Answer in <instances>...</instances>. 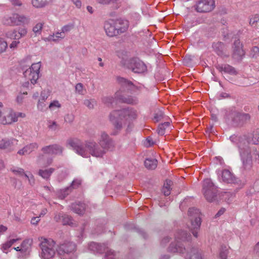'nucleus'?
Wrapping results in <instances>:
<instances>
[{
  "label": "nucleus",
  "mask_w": 259,
  "mask_h": 259,
  "mask_svg": "<svg viewBox=\"0 0 259 259\" xmlns=\"http://www.w3.org/2000/svg\"><path fill=\"white\" fill-rule=\"evenodd\" d=\"M98 142L99 146L94 141L83 143L77 138H70L66 141V146L83 157H89L91 155L97 158L103 157L107 151L112 150L115 147L114 141L105 132L100 133Z\"/></svg>",
  "instance_id": "1"
},
{
  "label": "nucleus",
  "mask_w": 259,
  "mask_h": 259,
  "mask_svg": "<svg viewBox=\"0 0 259 259\" xmlns=\"http://www.w3.org/2000/svg\"><path fill=\"white\" fill-rule=\"evenodd\" d=\"M137 111L130 107L111 112L109 116L110 120L116 131L113 133V135H116L121 130L123 126L126 125H127V128H130L132 123L137 119Z\"/></svg>",
  "instance_id": "2"
},
{
  "label": "nucleus",
  "mask_w": 259,
  "mask_h": 259,
  "mask_svg": "<svg viewBox=\"0 0 259 259\" xmlns=\"http://www.w3.org/2000/svg\"><path fill=\"white\" fill-rule=\"evenodd\" d=\"M21 66L23 69L25 66H29L23 72L24 77L27 81L23 83L22 86L24 88H32V85L36 82L39 78L41 63L39 62L31 64V57L27 56L21 61Z\"/></svg>",
  "instance_id": "3"
},
{
  "label": "nucleus",
  "mask_w": 259,
  "mask_h": 259,
  "mask_svg": "<svg viewBox=\"0 0 259 259\" xmlns=\"http://www.w3.org/2000/svg\"><path fill=\"white\" fill-rule=\"evenodd\" d=\"M191 238V235L184 231H180L175 235V241L170 244L168 251L170 252H178L184 253L186 250L184 243L188 241Z\"/></svg>",
  "instance_id": "4"
},
{
  "label": "nucleus",
  "mask_w": 259,
  "mask_h": 259,
  "mask_svg": "<svg viewBox=\"0 0 259 259\" xmlns=\"http://www.w3.org/2000/svg\"><path fill=\"white\" fill-rule=\"evenodd\" d=\"M39 246L41 249L40 256L42 259H50L53 257L57 250L56 243L52 239L44 237L39 238Z\"/></svg>",
  "instance_id": "5"
},
{
  "label": "nucleus",
  "mask_w": 259,
  "mask_h": 259,
  "mask_svg": "<svg viewBox=\"0 0 259 259\" xmlns=\"http://www.w3.org/2000/svg\"><path fill=\"white\" fill-rule=\"evenodd\" d=\"M76 244L72 242H65L61 244L57 249L58 255L61 259H74Z\"/></svg>",
  "instance_id": "6"
},
{
  "label": "nucleus",
  "mask_w": 259,
  "mask_h": 259,
  "mask_svg": "<svg viewBox=\"0 0 259 259\" xmlns=\"http://www.w3.org/2000/svg\"><path fill=\"white\" fill-rule=\"evenodd\" d=\"M202 192L206 200L212 202L215 200L218 189L210 179H206L203 182Z\"/></svg>",
  "instance_id": "7"
},
{
  "label": "nucleus",
  "mask_w": 259,
  "mask_h": 259,
  "mask_svg": "<svg viewBox=\"0 0 259 259\" xmlns=\"http://www.w3.org/2000/svg\"><path fill=\"white\" fill-rule=\"evenodd\" d=\"M188 215L191 220V226L189 227L194 237H197V230L201 225L200 212L198 209L190 208L188 210Z\"/></svg>",
  "instance_id": "8"
},
{
  "label": "nucleus",
  "mask_w": 259,
  "mask_h": 259,
  "mask_svg": "<svg viewBox=\"0 0 259 259\" xmlns=\"http://www.w3.org/2000/svg\"><path fill=\"white\" fill-rule=\"evenodd\" d=\"M231 141H238L237 143L239 149H244L246 148H248L249 144L256 145L259 143V131H256L252 134L251 140L249 141L246 139L245 138H238L236 136H232L230 137Z\"/></svg>",
  "instance_id": "9"
},
{
  "label": "nucleus",
  "mask_w": 259,
  "mask_h": 259,
  "mask_svg": "<svg viewBox=\"0 0 259 259\" xmlns=\"http://www.w3.org/2000/svg\"><path fill=\"white\" fill-rule=\"evenodd\" d=\"M29 22L28 19L18 14H12L5 16L3 19L4 24L9 26H18L21 24H26Z\"/></svg>",
  "instance_id": "10"
},
{
  "label": "nucleus",
  "mask_w": 259,
  "mask_h": 259,
  "mask_svg": "<svg viewBox=\"0 0 259 259\" xmlns=\"http://www.w3.org/2000/svg\"><path fill=\"white\" fill-rule=\"evenodd\" d=\"M125 65L135 73H141L147 71V66L138 58H132L126 61Z\"/></svg>",
  "instance_id": "11"
},
{
  "label": "nucleus",
  "mask_w": 259,
  "mask_h": 259,
  "mask_svg": "<svg viewBox=\"0 0 259 259\" xmlns=\"http://www.w3.org/2000/svg\"><path fill=\"white\" fill-rule=\"evenodd\" d=\"M91 250L100 253H105L106 259H114V252L108 248L105 244L92 242L89 245Z\"/></svg>",
  "instance_id": "12"
},
{
  "label": "nucleus",
  "mask_w": 259,
  "mask_h": 259,
  "mask_svg": "<svg viewBox=\"0 0 259 259\" xmlns=\"http://www.w3.org/2000/svg\"><path fill=\"white\" fill-rule=\"evenodd\" d=\"M215 7L214 0H200L195 6V10L199 13H208Z\"/></svg>",
  "instance_id": "13"
},
{
  "label": "nucleus",
  "mask_w": 259,
  "mask_h": 259,
  "mask_svg": "<svg viewBox=\"0 0 259 259\" xmlns=\"http://www.w3.org/2000/svg\"><path fill=\"white\" fill-rule=\"evenodd\" d=\"M239 149L242 162V168L244 170H249L252 167V157L250 150L246 148Z\"/></svg>",
  "instance_id": "14"
},
{
  "label": "nucleus",
  "mask_w": 259,
  "mask_h": 259,
  "mask_svg": "<svg viewBox=\"0 0 259 259\" xmlns=\"http://www.w3.org/2000/svg\"><path fill=\"white\" fill-rule=\"evenodd\" d=\"M18 143V140L14 138L3 139L0 141V149L11 152L15 149Z\"/></svg>",
  "instance_id": "15"
},
{
  "label": "nucleus",
  "mask_w": 259,
  "mask_h": 259,
  "mask_svg": "<svg viewBox=\"0 0 259 259\" xmlns=\"http://www.w3.org/2000/svg\"><path fill=\"white\" fill-rule=\"evenodd\" d=\"M244 55L245 52L243 49L242 44L240 42L239 39L235 40L233 45V58L239 60L242 58Z\"/></svg>",
  "instance_id": "16"
},
{
  "label": "nucleus",
  "mask_w": 259,
  "mask_h": 259,
  "mask_svg": "<svg viewBox=\"0 0 259 259\" xmlns=\"http://www.w3.org/2000/svg\"><path fill=\"white\" fill-rule=\"evenodd\" d=\"M219 179L220 181L228 184H235L238 182L237 179L228 169L223 170L219 175Z\"/></svg>",
  "instance_id": "17"
},
{
  "label": "nucleus",
  "mask_w": 259,
  "mask_h": 259,
  "mask_svg": "<svg viewBox=\"0 0 259 259\" xmlns=\"http://www.w3.org/2000/svg\"><path fill=\"white\" fill-rule=\"evenodd\" d=\"M63 148L58 144H53L43 147L41 151L44 154L49 155H57L61 154L63 152Z\"/></svg>",
  "instance_id": "18"
},
{
  "label": "nucleus",
  "mask_w": 259,
  "mask_h": 259,
  "mask_svg": "<svg viewBox=\"0 0 259 259\" xmlns=\"http://www.w3.org/2000/svg\"><path fill=\"white\" fill-rule=\"evenodd\" d=\"M117 80L118 82L121 85L127 87L128 89L131 90L135 93L138 91H141L144 88L143 85H136L131 81H129L123 77H118Z\"/></svg>",
  "instance_id": "19"
},
{
  "label": "nucleus",
  "mask_w": 259,
  "mask_h": 259,
  "mask_svg": "<svg viewBox=\"0 0 259 259\" xmlns=\"http://www.w3.org/2000/svg\"><path fill=\"white\" fill-rule=\"evenodd\" d=\"M15 115L14 111L12 109H9L6 111L4 115L0 116V123L7 125L11 124L16 122Z\"/></svg>",
  "instance_id": "20"
},
{
  "label": "nucleus",
  "mask_w": 259,
  "mask_h": 259,
  "mask_svg": "<svg viewBox=\"0 0 259 259\" xmlns=\"http://www.w3.org/2000/svg\"><path fill=\"white\" fill-rule=\"evenodd\" d=\"M104 29L106 34L110 37L118 35V31H116L114 19H110L105 22Z\"/></svg>",
  "instance_id": "21"
},
{
  "label": "nucleus",
  "mask_w": 259,
  "mask_h": 259,
  "mask_svg": "<svg viewBox=\"0 0 259 259\" xmlns=\"http://www.w3.org/2000/svg\"><path fill=\"white\" fill-rule=\"evenodd\" d=\"M115 28L118 31V35L125 32L128 27V22L125 20H114Z\"/></svg>",
  "instance_id": "22"
},
{
  "label": "nucleus",
  "mask_w": 259,
  "mask_h": 259,
  "mask_svg": "<svg viewBox=\"0 0 259 259\" xmlns=\"http://www.w3.org/2000/svg\"><path fill=\"white\" fill-rule=\"evenodd\" d=\"M38 148V145L37 143H32L24 146L23 148L20 149L17 153L20 155H26L31 153Z\"/></svg>",
  "instance_id": "23"
},
{
  "label": "nucleus",
  "mask_w": 259,
  "mask_h": 259,
  "mask_svg": "<svg viewBox=\"0 0 259 259\" xmlns=\"http://www.w3.org/2000/svg\"><path fill=\"white\" fill-rule=\"evenodd\" d=\"M250 115L247 113L234 111L232 113V119L236 122H244L250 119Z\"/></svg>",
  "instance_id": "24"
},
{
  "label": "nucleus",
  "mask_w": 259,
  "mask_h": 259,
  "mask_svg": "<svg viewBox=\"0 0 259 259\" xmlns=\"http://www.w3.org/2000/svg\"><path fill=\"white\" fill-rule=\"evenodd\" d=\"M213 51L221 57L228 56L226 54V49L225 45L222 42H213L212 44Z\"/></svg>",
  "instance_id": "25"
},
{
  "label": "nucleus",
  "mask_w": 259,
  "mask_h": 259,
  "mask_svg": "<svg viewBox=\"0 0 259 259\" xmlns=\"http://www.w3.org/2000/svg\"><path fill=\"white\" fill-rule=\"evenodd\" d=\"M31 244L32 240L30 239L24 240L21 244V254L19 256L24 257L27 255L29 251Z\"/></svg>",
  "instance_id": "26"
},
{
  "label": "nucleus",
  "mask_w": 259,
  "mask_h": 259,
  "mask_svg": "<svg viewBox=\"0 0 259 259\" xmlns=\"http://www.w3.org/2000/svg\"><path fill=\"white\" fill-rule=\"evenodd\" d=\"M85 208V204L80 202L73 203L70 206L71 209L75 213L79 215H82L84 213Z\"/></svg>",
  "instance_id": "27"
},
{
  "label": "nucleus",
  "mask_w": 259,
  "mask_h": 259,
  "mask_svg": "<svg viewBox=\"0 0 259 259\" xmlns=\"http://www.w3.org/2000/svg\"><path fill=\"white\" fill-rule=\"evenodd\" d=\"M217 68L221 72L224 71L230 75H234L237 74V71L235 68L229 64L218 65Z\"/></svg>",
  "instance_id": "28"
},
{
  "label": "nucleus",
  "mask_w": 259,
  "mask_h": 259,
  "mask_svg": "<svg viewBox=\"0 0 259 259\" xmlns=\"http://www.w3.org/2000/svg\"><path fill=\"white\" fill-rule=\"evenodd\" d=\"M55 169L53 167L41 168L38 170L37 174L42 179L48 181L50 180L52 174L55 171Z\"/></svg>",
  "instance_id": "29"
},
{
  "label": "nucleus",
  "mask_w": 259,
  "mask_h": 259,
  "mask_svg": "<svg viewBox=\"0 0 259 259\" xmlns=\"http://www.w3.org/2000/svg\"><path fill=\"white\" fill-rule=\"evenodd\" d=\"M57 222H61L64 225H71L73 224L72 218L67 214H61L59 213L54 218Z\"/></svg>",
  "instance_id": "30"
},
{
  "label": "nucleus",
  "mask_w": 259,
  "mask_h": 259,
  "mask_svg": "<svg viewBox=\"0 0 259 259\" xmlns=\"http://www.w3.org/2000/svg\"><path fill=\"white\" fill-rule=\"evenodd\" d=\"M119 92L116 93L115 96L122 102L130 104H137L138 103V100L136 97L132 96L124 97L119 96Z\"/></svg>",
  "instance_id": "31"
},
{
  "label": "nucleus",
  "mask_w": 259,
  "mask_h": 259,
  "mask_svg": "<svg viewBox=\"0 0 259 259\" xmlns=\"http://www.w3.org/2000/svg\"><path fill=\"white\" fill-rule=\"evenodd\" d=\"M186 259H202L200 251L197 248H192L190 252L186 256Z\"/></svg>",
  "instance_id": "32"
},
{
  "label": "nucleus",
  "mask_w": 259,
  "mask_h": 259,
  "mask_svg": "<svg viewBox=\"0 0 259 259\" xmlns=\"http://www.w3.org/2000/svg\"><path fill=\"white\" fill-rule=\"evenodd\" d=\"M65 37L63 35L60 31L54 33L53 34L49 35L45 40L48 41L58 42L59 40L63 39Z\"/></svg>",
  "instance_id": "33"
},
{
  "label": "nucleus",
  "mask_w": 259,
  "mask_h": 259,
  "mask_svg": "<svg viewBox=\"0 0 259 259\" xmlns=\"http://www.w3.org/2000/svg\"><path fill=\"white\" fill-rule=\"evenodd\" d=\"M145 166L149 169H155L157 167V161L154 158H147L145 160Z\"/></svg>",
  "instance_id": "34"
},
{
  "label": "nucleus",
  "mask_w": 259,
  "mask_h": 259,
  "mask_svg": "<svg viewBox=\"0 0 259 259\" xmlns=\"http://www.w3.org/2000/svg\"><path fill=\"white\" fill-rule=\"evenodd\" d=\"M49 3V0H31L33 7L36 8L45 7Z\"/></svg>",
  "instance_id": "35"
},
{
  "label": "nucleus",
  "mask_w": 259,
  "mask_h": 259,
  "mask_svg": "<svg viewBox=\"0 0 259 259\" xmlns=\"http://www.w3.org/2000/svg\"><path fill=\"white\" fill-rule=\"evenodd\" d=\"M172 182L170 180L166 181L162 188V192L165 196H168L170 193Z\"/></svg>",
  "instance_id": "36"
},
{
  "label": "nucleus",
  "mask_w": 259,
  "mask_h": 259,
  "mask_svg": "<svg viewBox=\"0 0 259 259\" xmlns=\"http://www.w3.org/2000/svg\"><path fill=\"white\" fill-rule=\"evenodd\" d=\"M170 126L169 122H165L159 125L157 128V133L159 135H163L165 134V129Z\"/></svg>",
  "instance_id": "37"
},
{
  "label": "nucleus",
  "mask_w": 259,
  "mask_h": 259,
  "mask_svg": "<svg viewBox=\"0 0 259 259\" xmlns=\"http://www.w3.org/2000/svg\"><path fill=\"white\" fill-rule=\"evenodd\" d=\"M44 25V23L39 22L36 24L33 27L32 31L35 34V36H37L41 34Z\"/></svg>",
  "instance_id": "38"
},
{
  "label": "nucleus",
  "mask_w": 259,
  "mask_h": 259,
  "mask_svg": "<svg viewBox=\"0 0 259 259\" xmlns=\"http://www.w3.org/2000/svg\"><path fill=\"white\" fill-rule=\"evenodd\" d=\"M44 155H39L37 158V163L40 165H42L44 166H48L51 165L53 162V159L52 158H48L47 160L42 163V159L43 158Z\"/></svg>",
  "instance_id": "39"
},
{
  "label": "nucleus",
  "mask_w": 259,
  "mask_h": 259,
  "mask_svg": "<svg viewBox=\"0 0 259 259\" xmlns=\"http://www.w3.org/2000/svg\"><path fill=\"white\" fill-rule=\"evenodd\" d=\"M75 90L76 93L81 95H84L87 93L86 89L81 83H77L75 87Z\"/></svg>",
  "instance_id": "40"
},
{
  "label": "nucleus",
  "mask_w": 259,
  "mask_h": 259,
  "mask_svg": "<svg viewBox=\"0 0 259 259\" xmlns=\"http://www.w3.org/2000/svg\"><path fill=\"white\" fill-rule=\"evenodd\" d=\"M10 170L15 175L19 176H25L26 173L23 168L18 167H13L10 168Z\"/></svg>",
  "instance_id": "41"
},
{
  "label": "nucleus",
  "mask_w": 259,
  "mask_h": 259,
  "mask_svg": "<svg viewBox=\"0 0 259 259\" xmlns=\"http://www.w3.org/2000/svg\"><path fill=\"white\" fill-rule=\"evenodd\" d=\"M74 27V25L72 24H69L63 26L60 30V32L63 34V35L65 37V34L70 31Z\"/></svg>",
  "instance_id": "42"
},
{
  "label": "nucleus",
  "mask_w": 259,
  "mask_h": 259,
  "mask_svg": "<svg viewBox=\"0 0 259 259\" xmlns=\"http://www.w3.org/2000/svg\"><path fill=\"white\" fill-rule=\"evenodd\" d=\"M47 126L49 128V130L53 131H56L59 127V125L57 123V122L51 120L48 121Z\"/></svg>",
  "instance_id": "43"
},
{
  "label": "nucleus",
  "mask_w": 259,
  "mask_h": 259,
  "mask_svg": "<svg viewBox=\"0 0 259 259\" xmlns=\"http://www.w3.org/2000/svg\"><path fill=\"white\" fill-rule=\"evenodd\" d=\"M71 192L70 187H67L64 189L61 190L58 196L61 199H64Z\"/></svg>",
  "instance_id": "44"
},
{
  "label": "nucleus",
  "mask_w": 259,
  "mask_h": 259,
  "mask_svg": "<svg viewBox=\"0 0 259 259\" xmlns=\"http://www.w3.org/2000/svg\"><path fill=\"white\" fill-rule=\"evenodd\" d=\"M83 104L89 109H92L94 108V105L96 104V101L95 99H85L83 101Z\"/></svg>",
  "instance_id": "45"
},
{
  "label": "nucleus",
  "mask_w": 259,
  "mask_h": 259,
  "mask_svg": "<svg viewBox=\"0 0 259 259\" xmlns=\"http://www.w3.org/2000/svg\"><path fill=\"white\" fill-rule=\"evenodd\" d=\"M259 22V15L256 14L252 16L249 21L250 25L253 27H256L257 23Z\"/></svg>",
  "instance_id": "46"
},
{
  "label": "nucleus",
  "mask_w": 259,
  "mask_h": 259,
  "mask_svg": "<svg viewBox=\"0 0 259 259\" xmlns=\"http://www.w3.org/2000/svg\"><path fill=\"white\" fill-rule=\"evenodd\" d=\"M102 102L108 106H112L114 102V99L112 97H104L102 99Z\"/></svg>",
  "instance_id": "47"
},
{
  "label": "nucleus",
  "mask_w": 259,
  "mask_h": 259,
  "mask_svg": "<svg viewBox=\"0 0 259 259\" xmlns=\"http://www.w3.org/2000/svg\"><path fill=\"white\" fill-rule=\"evenodd\" d=\"M250 55L252 58H256L259 56V48L254 46L252 48L250 52Z\"/></svg>",
  "instance_id": "48"
},
{
  "label": "nucleus",
  "mask_w": 259,
  "mask_h": 259,
  "mask_svg": "<svg viewBox=\"0 0 259 259\" xmlns=\"http://www.w3.org/2000/svg\"><path fill=\"white\" fill-rule=\"evenodd\" d=\"M8 47V44L6 41L3 38H0V53L6 51Z\"/></svg>",
  "instance_id": "49"
},
{
  "label": "nucleus",
  "mask_w": 259,
  "mask_h": 259,
  "mask_svg": "<svg viewBox=\"0 0 259 259\" xmlns=\"http://www.w3.org/2000/svg\"><path fill=\"white\" fill-rule=\"evenodd\" d=\"M37 108L39 110L41 111H43L46 108V105L45 103V98H43L41 100L38 101L37 104Z\"/></svg>",
  "instance_id": "50"
},
{
  "label": "nucleus",
  "mask_w": 259,
  "mask_h": 259,
  "mask_svg": "<svg viewBox=\"0 0 259 259\" xmlns=\"http://www.w3.org/2000/svg\"><path fill=\"white\" fill-rule=\"evenodd\" d=\"M81 183V181L80 179H75L74 180L71 184V186L69 187L71 188V190H72L73 189H76L77 188Z\"/></svg>",
  "instance_id": "51"
},
{
  "label": "nucleus",
  "mask_w": 259,
  "mask_h": 259,
  "mask_svg": "<svg viewBox=\"0 0 259 259\" xmlns=\"http://www.w3.org/2000/svg\"><path fill=\"white\" fill-rule=\"evenodd\" d=\"M228 254V249L226 246L222 247L220 253V257L221 259H227Z\"/></svg>",
  "instance_id": "52"
},
{
  "label": "nucleus",
  "mask_w": 259,
  "mask_h": 259,
  "mask_svg": "<svg viewBox=\"0 0 259 259\" xmlns=\"http://www.w3.org/2000/svg\"><path fill=\"white\" fill-rule=\"evenodd\" d=\"M61 107V104L58 101H54L50 103L49 108L51 110H55L56 108H59Z\"/></svg>",
  "instance_id": "53"
},
{
  "label": "nucleus",
  "mask_w": 259,
  "mask_h": 259,
  "mask_svg": "<svg viewBox=\"0 0 259 259\" xmlns=\"http://www.w3.org/2000/svg\"><path fill=\"white\" fill-rule=\"evenodd\" d=\"M74 119V115L72 114H67L64 116V121L66 122L71 123Z\"/></svg>",
  "instance_id": "54"
},
{
  "label": "nucleus",
  "mask_w": 259,
  "mask_h": 259,
  "mask_svg": "<svg viewBox=\"0 0 259 259\" xmlns=\"http://www.w3.org/2000/svg\"><path fill=\"white\" fill-rule=\"evenodd\" d=\"M24 177L28 179L30 185H31V186L34 185L35 179L34 178L32 174H30L29 175H27L26 174H25Z\"/></svg>",
  "instance_id": "55"
},
{
  "label": "nucleus",
  "mask_w": 259,
  "mask_h": 259,
  "mask_svg": "<svg viewBox=\"0 0 259 259\" xmlns=\"http://www.w3.org/2000/svg\"><path fill=\"white\" fill-rule=\"evenodd\" d=\"M154 142H153V140L151 137H147L144 142V145L147 147L152 146L154 145Z\"/></svg>",
  "instance_id": "56"
},
{
  "label": "nucleus",
  "mask_w": 259,
  "mask_h": 259,
  "mask_svg": "<svg viewBox=\"0 0 259 259\" xmlns=\"http://www.w3.org/2000/svg\"><path fill=\"white\" fill-rule=\"evenodd\" d=\"M163 117V114L161 111H158L157 113H155L154 115V119L155 121L157 122L161 120V119Z\"/></svg>",
  "instance_id": "57"
},
{
  "label": "nucleus",
  "mask_w": 259,
  "mask_h": 259,
  "mask_svg": "<svg viewBox=\"0 0 259 259\" xmlns=\"http://www.w3.org/2000/svg\"><path fill=\"white\" fill-rule=\"evenodd\" d=\"M12 246L9 241H8L2 245V249L4 252H5V250L9 249Z\"/></svg>",
  "instance_id": "58"
},
{
  "label": "nucleus",
  "mask_w": 259,
  "mask_h": 259,
  "mask_svg": "<svg viewBox=\"0 0 259 259\" xmlns=\"http://www.w3.org/2000/svg\"><path fill=\"white\" fill-rule=\"evenodd\" d=\"M16 33V30H13L11 31H9L6 33V36L8 38H10L11 39H13L14 37V36L15 35V34Z\"/></svg>",
  "instance_id": "59"
},
{
  "label": "nucleus",
  "mask_w": 259,
  "mask_h": 259,
  "mask_svg": "<svg viewBox=\"0 0 259 259\" xmlns=\"http://www.w3.org/2000/svg\"><path fill=\"white\" fill-rule=\"evenodd\" d=\"M19 34H20V36L23 37L26 35L27 34V29L24 28H19L18 30Z\"/></svg>",
  "instance_id": "60"
},
{
  "label": "nucleus",
  "mask_w": 259,
  "mask_h": 259,
  "mask_svg": "<svg viewBox=\"0 0 259 259\" xmlns=\"http://www.w3.org/2000/svg\"><path fill=\"white\" fill-rule=\"evenodd\" d=\"M14 114L15 115L16 122L18 121V118L19 117L24 118L25 117V114L22 112H14Z\"/></svg>",
  "instance_id": "61"
},
{
  "label": "nucleus",
  "mask_w": 259,
  "mask_h": 259,
  "mask_svg": "<svg viewBox=\"0 0 259 259\" xmlns=\"http://www.w3.org/2000/svg\"><path fill=\"white\" fill-rule=\"evenodd\" d=\"M20 43V41L18 40H14L10 45V48L11 49H15L17 47L18 45Z\"/></svg>",
  "instance_id": "62"
},
{
  "label": "nucleus",
  "mask_w": 259,
  "mask_h": 259,
  "mask_svg": "<svg viewBox=\"0 0 259 259\" xmlns=\"http://www.w3.org/2000/svg\"><path fill=\"white\" fill-rule=\"evenodd\" d=\"M39 217H34L31 219V223L33 225H37L40 221Z\"/></svg>",
  "instance_id": "63"
},
{
  "label": "nucleus",
  "mask_w": 259,
  "mask_h": 259,
  "mask_svg": "<svg viewBox=\"0 0 259 259\" xmlns=\"http://www.w3.org/2000/svg\"><path fill=\"white\" fill-rule=\"evenodd\" d=\"M99 4L102 5H109L111 3V0H97Z\"/></svg>",
  "instance_id": "64"
}]
</instances>
